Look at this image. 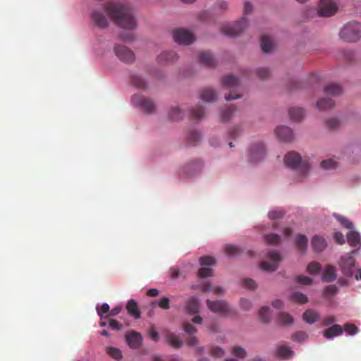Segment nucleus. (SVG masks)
Returning <instances> with one entry per match:
<instances>
[{
  "instance_id": "nucleus-1",
  "label": "nucleus",
  "mask_w": 361,
  "mask_h": 361,
  "mask_svg": "<svg viewBox=\"0 0 361 361\" xmlns=\"http://www.w3.org/2000/svg\"><path fill=\"white\" fill-rule=\"evenodd\" d=\"M104 9L109 18L121 27L128 30L136 27V20L128 4L111 1L106 4Z\"/></svg>"
},
{
  "instance_id": "nucleus-2",
  "label": "nucleus",
  "mask_w": 361,
  "mask_h": 361,
  "mask_svg": "<svg viewBox=\"0 0 361 361\" xmlns=\"http://www.w3.org/2000/svg\"><path fill=\"white\" fill-rule=\"evenodd\" d=\"M252 6L250 2H245L244 5L243 16L241 20L234 25H225L222 27V32L231 37H235L240 35L247 26L246 15L252 12Z\"/></svg>"
},
{
  "instance_id": "nucleus-3",
  "label": "nucleus",
  "mask_w": 361,
  "mask_h": 361,
  "mask_svg": "<svg viewBox=\"0 0 361 361\" xmlns=\"http://www.w3.org/2000/svg\"><path fill=\"white\" fill-rule=\"evenodd\" d=\"M340 37L346 42H355L361 37V24L355 21L345 24L340 31Z\"/></svg>"
},
{
  "instance_id": "nucleus-4",
  "label": "nucleus",
  "mask_w": 361,
  "mask_h": 361,
  "mask_svg": "<svg viewBox=\"0 0 361 361\" xmlns=\"http://www.w3.org/2000/svg\"><path fill=\"white\" fill-rule=\"evenodd\" d=\"M207 307L213 312L219 313L223 316L235 315L236 312L232 309L230 305L225 300H215L212 301L207 300Z\"/></svg>"
},
{
  "instance_id": "nucleus-5",
  "label": "nucleus",
  "mask_w": 361,
  "mask_h": 361,
  "mask_svg": "<svg viewBox=\"0 0 361 361\" xmlns=\"http://www.w3.org/2000/svg\"><path fill=\"white\" fill-rule=\"evenodd\" d=\"M286 165L292 169L300 168L303 173L309 169L307 163L302 162L301 156L295 152H289L284 157Z\"/></svg>"
},
{
  "instance_id": "nucleus-6",
  "label": "nucleus",
  "mask_w": 361,
  "mask_h": 361,
  "mask_svg": "<svg viewBox=\"0 0 361 361\" xmlns=\"http://www.w3.org/2000/svg\"><path fill=\"white\" fill-rule=\"evenodd\" d=\"M131 100L135 106L140 107L147 114H152L155 111L156 107L153 101L144 96L135 94L132 97Z\"/></svg>"
},
{
  "instance_id": "nucleus-7",
  "label": "nucleus",
  "mask_w": 361,
  "mask_h": 361,
  "mask_svg": "<svg viewBox=\"0 0 361 361\" xmlns=\"http://www.w3.org/2000/svg\"><path fill=\"white\" fill-rule=\"evenodd\" d=\"M173 37L176 42L184 45H189L195 39L194 35L184 28L175 29L173 31Z\"/></svg>"
},
{
  "instance_id": "nucleus-8",
  "label": "nucleus",
  "mask_w": 361,
  "mask_h": 361,
  "mask_svg": "<svg viewBox=\"0 0 361 361\" xmlns=\"http://www.w3.org/2000/svg\"><path fill=\"white\" fill-rule=\"evenodd\" d=\"M268 259L271 261V262L267 261H262L260 263V267L264 271L272 272L278 268L279 263L281 261V257L278 252L270 250L268 252Z\"/></svg>"
},
{
  "instance_id": "nucleus-9",
  "label": "nucleus",
  "mask_w": 361,
  "mask_h": 361,
  "mask_svg": "<svg viewBox=\"0 0 361 361\" xmlns=\"http://www.w3.org/2000/svg\"><path fill=\"white\" fill-rule=\"evenodd\" d=\"M355 264V259L351 255L341 257L339 262V267L343 274L348 277H351L353 275Z\"/></svg>"
},
{
  "instance_id": "nucleus-10",
  "label": "nucleus",
  "mask_w": 361,
  "mask_h": 361,
  "mask_svg": "<svg viewBox=\"0 0 361 361\" xmlns=\"http://www.w3.org/2000/svg\"><path fill=\"white\" fill-rule=\"evenodd\" d=\"M249 161L257 163L265 156V147L262 142L252 145L249 150Z\"/></svg>"
},
{
  "instance_id": "nucleus-11",
  "label": "nucleus",
  "mask_w": 361,
  "mask_h": 361,
  "mask_svg": "<svg viewBox=\"0 0 361 361\" xmlns=\"http://www.w3.org/2000/svg\"><path fill=\"white\" fill-rule=\"evenodd\" d=\"M337 8L336 4L333 1L320 0L319 9L317 13L319 16L329 17L334 15Z\"/></svg>"
},
{
  "instance_id": "nucleus-12",
  "label": "nucleus",
  "mask_w": 361,
  "mask_h": 361,
  "mask_svg": "<svg viewBox=\"0 0 361 361\" xmlns=\"http://www.w3.org/2000/svg\"><path fill=\"white\" fill-rule=\"evenodd\" d=\"M114 51L117 57L126 63H131L135 59L134 53L125 46L116 45Z\"/></svg>"
},
{
  "instance_id": "nucleus-13",
  "label": "nucleus",
  "mask_w": 361,
  "mask_h": 361,
  "mask_svg": "<svg viewBox=\"0 0 361 361\" xmlns=\"http://www.w3.org/2000/svg\"><path fill=\"white\" fill-rule=\"evenodd\" d=\"M275 133L279 140L283 142H290L293 139L292 130L287 126H279L276 128Z\"/></svg>"
},
{
  "instance_id": "nucleus-14",
  "label": "nucleus",
  "mask_w": 361,
  "mask_h": 361,
  "mask_svg": "<svg viewBox=\"0 0 361 361\" xmlns=\"http://www.w3.org/2000/svg\"><path fill=\"white\" fill-rule=\"evenodd\" d=\"M126 340L130 348H138L141 345L142 338L139 333L131 331L126 334Z\"/></svg>"
},
{
  "instance_id": "nucleus-15",
  "label": "nucleus",
  "mask_w": 361,
  "mask_h": 361,
  "mask_svg": "<svg viewBox=\"0 0 361 361\" xmlns=\"http://www.w3.org/2000/svg\"><path fill=\"white\" fill-rule=\"evenodd\" d=\"M202 162L200 160L195 161L187 164L180 171V175L185 177H191L193 174L190 173V170L199 171L202 167Z\"/></svg>"
},
{
  "instance_id": "nucleus-16",
  "label": "nucleus",
  "mask_w": 361,
  "mask_h": 361,
  "mask_svg": "<svg viewBox=\"0 0 361 361\" xmlns=\"http://www.w3.org/2000/svg\"><path fill=\"white\" fill-rule=\"evenodd\" d=\"M178 55L173 51H165L161 52L157 57V61L161 64L172 63L177 60Z\"/></svg>"
},
{
  "instance_id": "nucleus-17",
  "label": "nucleus",
  "mask_w": 361,
  "mask_h": 361,
  "mask_svg": "<svg viewBox=\"0 0 361 361\" xmlns=\"http://www.w3.org/2000/svg\"><path fill=\"white\" fill-rule=\"evenodd\" d=\"M92 19L95 25L100 28H105L108 26V20L102 12L94 11L92 14Z\"/></svg>"
},
{
  "instance_id": "nucleus-18",
  "label": "nucleus",
  "mask_w": 361,
  "mask_h": 361,
  "mask_svg": "<svg viewBox=\"0 0 361 361\" xmlns=\"http://www.w3.org/2000/svg\"><path fill=\"white\" fill-rule=\"evenodd\" d=\"M311 243L314 250L317 252H322L327 246L325 239L318 235L312 237Z\"/></svg>"
},
{
  "instance_id": "nucleus-19",
  "label": "nucleus",
  "mask_w": 361,
  "mask_h": 361,
  "mask_svg": "<svg viewBox=\"0 0 361 361\" xmlns=\"http://www.w3.org/2000/svg\"><path fill=\"white\" fill-rule=\"evenodd\" d=\"M200 63L207 67H213L216 64V60L209 51H202L199 54Z\"/></svg>"
},
{
  "instance_id": "nucleus-20",
  "label": "nucleus",
  "mask_w": 361,
  "mask_h": 361,
  "mask_svg": "<svg viewBox=\"0 0 361 361\" xmlns=\"http://www.w3.org/2000/svg\"><path fill=\"white\" fill-rule=\"evenodd\" d=\"M221 84L224 87L234 89L238 87L240 81L238 78L234 75L228 74L222 78Z\"/></svg>"
},
{
  "instance_id": "nucleus-21",
  "label": "nucleus",
  "mask_w": 361,
  "mask_h": 361,
  "mask_svg": "<svg viewBox=\"0 0 361 361\" xmlns=\"http://www.w3.org/2000/svg\"><path fill=\"white\" fill-rule=\"evenodd\" d=\"M343 329L338 324H334L332 326L324 330L323 335L326 338H332L334 336H340L343 334Z\"/></svg>"
},
{
  "instance_id": "nucleus-22",
  "label": "nucleus",
  "mask_w": 361,
  "mask_h": 361,
  "mask_svg": "<svg viewBox=\"0 0 361 361\" xmlns=\"http://www.w3.org/2000/svg\"><path fill=\"white\" fill-rule=\"evenodd\" d=\"M336 278V268L332 265H327L322 274V280L326 282H331L334 281Z\"/></svg>"
},
{
  "instance_id": "nucleus-23",
  "label": "nucleus",
  "mask_w": 361,
  "mask_h": 361,
  "mask_svg": "<svg viewBox=\"0 0 361 361\" xmlns=\"http://www.w3.org/2000/svg\"><path fill=\"white\" fill-rule=\"evenodd\" d=\"M200 98L208 102H214L217 98V94L213 89L205 88L201 91Z\"/></svg>"
},
{
  "instance_id": "nucleus-24",
  "label": "nucleus",
  "mask_w": 361,
  "mask_h": 361,
  "mask_svg": "<svg viewBox=\"0 0 361 361\" xmlns=\"http://www.w3.org/2000/svg\"><path fill=\"white\" fill-rule=\"evenodd\" d=\"M289 116L292 121H300L305 116V111L302 108L292 107L289 109Z\"/></svg>"
},
{
  "instance_id": "nucleus-25",
  "label": "nucleus",
  "mask_w": 361,
  "mask_h": 361,
  "mask_svg": "<svg viewBox=\"0 0 361 361\" xmlns=\"http://www.w3.org/2000/svg\"><path fill=\"white\" fill-rule=\"evenodd\" d=\"M289 300L298 305H303L308 302L307 297L299 291L293 292L289 296Z\"/></svg>"
},
{
  "instance_id": "nucleus-26",
  "label": "nucleus",
  "mask_w": 361,
  "mask_h": 361,
  "mask_svg": "<svg viewBox=\"0 0 361 361\" xmlns=\"http://www.w3.org/2000/svg\"><path fill=\"white\" fill-rule=\"evenodd\" d=\"M200 302L197 298H192L188 300L186 305V310L190 314H195L199 312Z\"/></svg>"
},
{
  "instance_id": "nucleus-27",
  "label": "nucleus",
  "mask_w": 361,
  "mask_h": 361,
  "mask_svg": "<svg viewBox=\"0 0 361 361\" xmlns=\"http://www.w3.org/2000/svg\"><path fill=\"white\" fill-rule=\"evenodd\" d=\"M276 356L283 359H287L293 355V352L286 345H279L275 352Z\"/></svg>"
},
{
  "instance_id": "nucleus-28",
  "label": "nucleus",
  "mask_w": 361,
  "mask_h": 361,
  "mask_svg": "<svg viewBox=\"0 0 361 361\" xmlns=\"http://www.w3.org/2000/svg\"><path fill=\"white\" fill-rule=\"evenodd\" d=\"M324 92L327 95H331L333 97H336L340 95L342 93V88L338 84H329L324 88Z\"/></svg>"
},
{
  "instance_id": "nucleus-29",
  "label": "nucleus",
  "mask_w": 361,
  "mask_h": 361,
  "mask_svg": "<svg viewBox=\"0 0 361 361\" xmlns=\"http://www.w3.org/2000/svg\"><path fill=\"white\" fill-rule=\"evenodd\" d=\"M347 240L351 247H361L360 235L356 231H350L347 234Z\"/></svg>"
},
{
  "instance_id": "nucleus-30",
  "label": "nucleus",
  "mask_w": 361,
  "mask_h": 361,
  "mask_svg": "<svg viewBox=\"0 0 361 361\" xmlns=\"http://www.w3.org/2000/svg\"><path fill=\"white\" fill-rule=\"evenodd\" d=\"M319 314L311 309L307 310L302 315L303 319L310 324L315 322L319 319Z\"/></svg>"
},
{
  "instance_id": "nucleus-31",
  "label": "nucleus",
  "mask_w": 361,
  "mask_h": 361,
  "mask_svg": "<svg viewBox=\"0 0 361 361\" xmlns=\"http://www.w3.org/2000/svg\"><path fill=\"white\" fill-rule=\"evenodd\" d=\"M126 309L129 314L133 316L135 319L140 317V312L138 310L137 302L134 300H130L128 302Z\"/></svg>"
},
{
  "instance_id": "nucleus-32",
  "label": "nucleus",
  "mask_w": 361,
  "mask_h": 361,
  "mask_svg": "<svg viewBox=\"0 0 361 361\" xmlns=\"http://www.w3.org/2000/svg\"><path fill=\"white\" fill-rule=\"evenodd\" d=\"M334 102L329 98H324L317 101V107L322 111L328 110L333 108Z\"/></svg>"
},
{
  "instance_id": "nucleus-33",
  "label": "nucleus",
  "mask_w": 361,
  "mask_h": 361,
  "mask_svg": "<svg viewBox=\"0 0 361 361\" xmlns=\"http://www.w3.org/2000/svg\"><path fill=\"white\" fill-rule=\"evenodd\" d=\"M224 252L229 257H237L241 254L243 250L237 245H226L224 247Z\"/></svg>"
},
{
  "instance_id": "nucleus-34",
  "label": "nucleus",
  "mask_w": 361,
  "mask_h": 361,
  "mask_svg": "<svg viewBox=\"0 0 361 361\" xmlns=\"http://www.w3.org/2000/svg\"><path fill=\"white\" fill-rule=\"evenodd\" d=\"M261 47L264 52H269L274 47V42L267 35H263L261 38Z\"/></svg>"
},
{
  "instance_id": "nucleus-35",
  "label": "nucleus",
  "mask_w": 361,
  "mask_h": 361,
  "mask_svg": "<svg viewBox=\"0 0 361 361\" xmlns=\"http://www.w3.org/2000/svg\"><path fill=\"white\" fill-rule=\"evenodd\" d=\"M166 339L169 345L175 348H180L183 344L180 338L173 333H169L166 336Z\"/></svg>"
},
{
  "instance_id": "nucleus-36",
  "label": "nucleus",
  "mask_w": 361,
  "mask_h": 361,
  "mask_svg": "<svg viewBox=\"0 0 361 361\" xmlns=\"http://www.w3.org/2000/svg\"><path fill=\"white\" fill-rule=\"evenodd\" d=\"M169 116L171 120L178 121L183 117L184 114L179 107L173 106L171 108Z\"/></svg>"
},
{
  "instance_id": "nucleus-37",
  "label": "nucleus",
  "mask_w": 361,
  "mask_h": 361,
  "mask_svg": "<svg viewBox=\"0 0 361 361\" xmlns=\"http://www.w3.org/2000/svg\"><path fill=\"white\" fill-rule=\"evenodd\" d=\"M307 238L305 235H299L295 240V244L298 250L301 252H305L307 249Z\"/></svg>"
},
{
  "instance_id": "nucleus-38",
  "label": "nucleus",
  "mask_w": 361,
  "mask_h": 361,
  "mask_svg": "<svg viewBox=\"0 0 361 361\" xmlns=\"http://www.w3.org/2000/svg\"><path fill=\"white\" fill-rule=\"evenodd\" d=\"M235 111V109L233 106H228L223 109L221 113V121L224 122L228 121L231 118Z\"/></svg>"
},
{
  "instance_id": "nucleus-39",
  "label": "nucleus",
  "mask_w": 361,
  "mask_h": 361,
  "mask_svg": "<svg viewBox=\"0 0 361 361\" xmlns=\"http://www.w3.org/2000/svg\"><path fill=\"white\" fill-rule=\"evenodd\" d=\"M259 316L263 322H269L271 318L270 308L267 306L262 307L259 311Z\"/></svg>"
},
{
  "instance_id": "nucleus-40",
  "label": "nucleus",
  "mask_w": 361,
  "mask_h": 361,
  "mask_svg": "<svg viewBox=\"0 0 361 361\" xmlns=\"http://www.w3.org/2000/svg\"><path fill=\"white\" fill-rule=\"evenodd\" d=\"M132 83L139 89L145 90L147 87L145 80L140 75H134L132 78Z\"/></svg>"
},
{
  "instance_id": "nucleus-41",
  "label": "nucleus",
  "mask_w": 361,
  "mask_h": 361,
  "mask_svg": "<svg viewBox=\"0 0 361 361\" xmlns=\"http://www.w3.org/2000/svg\"><path fill=\"white\" fill-rule=\"evenodd\" d=\"M106 352L109 356L115 360H119L122 358L121 351L116 348L107 347L106 348Z\"/></svg>"
},
{
  "instance_id": "nucleus-42",
  "label": "nucleus",
  "mask_w": 361,
  "mask_h": 361,
  "mask_svg": "<svg viewBox=\"0 0 361 361\" xmlns=\"http://www.w3.org/2000/svg\"><path fill=\"white\" fill-rule=\"evenodd\" d=\"M264 240L267 244L276 245L281 240L280 235L275 233L267 234L264 236Z\"/></svg>"
},
{
  "instance_id": "nucleus-43",
  "label": "nucleus",
  "mask_w": 361,
  "mask_h": 361,
  "mask_svg": "<svg viewBox=\"0 0 361 361\" xmlns=\"http://www.w3.org/2000/svg\"><path fill=\"white\" fill-rule=\"evenodd\" d=\"M191 116L195 119H201L204 116V111L201 106L193 108L191 110Z\"/></svg>"
},
{
  "instance_id": "nucleus-44",
  "label": "nucleus",
  "mask_w": 361,
  "mask_h": 361,
  "mask_svg": "<svg viewBox=\"0 0 361 361\" xmlns=\"http://www.w3.org/2000/svg\"><path fill=\"white\" fill-rule=\"evenodd\" d=\"M279 319L282 324H290L293 322V318L286 312H281L279 315Z\"/></svg>"
},
{
  "instance_id": "nucleus-45",
  "label": "nucleus",
  "mask_w": 361,
  "mask_h": 361,
  "mask_svg": "<svg viewBox=\"0 0 361 361\" xmlns=\"http://www.w3.org/2000/svg\"><path fill=\"white\" fill-rule=\"evenodd\" d=\"M320 166L324 169H334L337 166V162L331 159L324 160L321 162Z\"/></svg>"
},
{
  "instance_id": "nucleus-46",
  "label": "nucleus",
  "mask_w": 361,
  "mask_h": 361,
  "mask_svg": "<svg viewBox=\"0 0 361 361\" xmlns=\"http://www.w3.org/2000/svg\"><path fill=\"white\" fill-rule=\"evenodd\" d=\"M201 138V135L196 130H191L188 133V140L190 142L195 143Z\"/></svg>"
},
{
  "instance_id": "nucleus-47",
  "label": "nucleus",
  "mask_w": 361,
  "mask_h": 361,
  "mask_svg": "<svg viewBox=\"0 0 361 361\" xmlns=\"http://www.w3.org/2000/svg\"><path fill=\"white\" fill-rule=\"evenodd\" d=\"M336 218L338 221L340 222V224L345 228L351 229L353 228V224L345 217L337 215Z\"/></svg>"
},
{
  "instance_id": "nucleus-48",
  "label": "nucleus",
  "mask_w": 361,
  "mask_h": 361,
  "mask_svg": "<svg viewBox=\"0 0 361 361\" xmlns=\"http://www.w3.org/2000/svg\"><path fill=\"white\" fill-rule=\"evenodd\" d=\"M343 329L350 335H355L358 332V328L353 324H344Z\"/></svg>"
},
{
  "instance_id": "nucleus-49",
  "label": "nucleus",
  "mask_w": 361,
  "mask_h": 361,
  "mask_svg": "<svg viewBox=\"0 0 361 361\" xmlns=\"http://www.w3.org/2000/svg\"><path fill=\"white\" fill-rule=\"evenodd\" d=\"M321 269V264L319 262H311L307 266V271L310 274H316Z\"/></svg>"
},
{
  "instance_id": "nucleus-50",
  "label": "nucleus",
  "mask_w": 361,
  "mask_h": 361,
  "mask_svg": "<svg viewBox=\"0 0 361 361\" xmlns=\"http://www.w3.org/2000/svg\"><path fill=\"white\" fill-rule=\"evenodd\" d=\"M200 263L202 266H209L215 264V259L212 257L204 256L200 258Z\"/></svg>"
},
{
  "instance_id": "nucleus-51",
  "label": "nucleus",
  "mask_w": 361,
  "mask_h": 361,
  "mask_svg": "<svg viewBox=\"0 0 361 361\" xmlns=\"http://www.w3.org/2000/svg\"><path fill=\"white\" fill-rule=\"evenodd\" d=\"M97 314L102 318L104 314L110 312V307L107 303H103L100 307H97Z\"/></svg>"
},
{
  "instance_id": "nucleus-52",
  "label": "nucleus",
  "mask_w": 361,
  "mask_h": 361,
  "mask_svg": "<svg viewBox=\"0 0 361 361\" xmlns=\"http://www.w3.org/2000/svg\"><path fill=\"white\" fill-rule=\"evenodd\" d=\"M232 353L240 358H244L246 356V351L244 348L238 346L233 348Z\"/></svg>"
},
{
  "instance_id": "nucleus-53",
  "label": "nucleus",
  "mask_w": 361,
  "mask_h": 361,
  "mask_svg": "<svg viewBox=\"0 0 361 361\" xmlns=\"http://www.w3.org/2000/svg\"><path fill=\"white\" fill-rule=\"evenodd\" d=\"M294 341H302L307 339V334L304 331H298L291 336Z\"/></svg>"
},
{
  "instance_id": "nucleus-54",
  "label": "nucleus",
  "mask_w": 361,
  "mask_h": 361,
  "mask_svg": "<svg viewBox=\"0 0 361 361\" xmlns=\"http://www.w3.org/2000/svg\"><path fill=\"white\" fill-rule=\"evenodd\" d=\"M243 286L250 290H255L257 288V284L252 279H245L243 281Z\"/></svg>"
},
{
  "instance_id": "nucleus-55",
  "label": "nucleus",
  "mask_w": 361,
  "mask_h": 361,
  "mask_svg": "<svg viewBox=\"0 0 361 361\" xmlns=\"http://www.w3.org/2000/svg\"><path fill=\"white\" fill-rule=\"evenodd\" d=\"M257 74L262 79H267L270 76V71L268 68H261L257 70Z\"/></svg>"
},
{
  "instance_id": "nucleus-56",
  "label": "nucleus",
  "mask_w": 361,
  "mask_h": 361,
  "mask_svg": "<svg viewBox=\"0 0 361 361\" xmlns=\"http://www.w3.org/2000/svg\"><path fill=\"white\" fill-rule=\"evenodd\" d=\"M198 274L201 278H207L212 276V269L208 267H202L199 269Z\"/></svg>"
},
{
  "instance_id": "nucleus-57",
  "label": "nucleus",
  "mask_w": 361,
  "mask_h": 361,
  "mask_svg": "<svg viewBox=\"0 0 361 361\" xmlns=\"http://www.w3.org/2000/svg\"><path fill=\"white\" fill-rule=\"evenodd\" d=\"M337 291L338 288L335 285H329L324 288V293L326 295H335Z\"/></svg>"
},
{
  "instance_id": "nucleus-58",
  "label": "nucleus",
  "mask_w": 361,
  "mask_h": 361,
  "mask_svg": "<svg viewBox=\"0 0 361 361\" xmlns=\"http://www.w3.org/2000/svg\"><path fill=\"white\" fill-rule=\"evenodd\" d=\"M284 212L282 211L273 210L269 212L268 216L271 219H281L283 216Z\"/></svg>"
},
{
  "instance_id": "nucleus-59",
  "label": "nucleus",
  "mask_w": 361,
  "mask_h": 361,
  "mask_svg": "<svg viewBox=\"0 0 361 361\" xmlns=\"http://www.w3.org/2000/svg\"><path fill=\"white\" fill-rule=\"evenodd\" d=\"M210 354L214 357H221L224 355V352L221 348L214 347L211 349Z\"/></svg>"
},
{
  "instance_id": "nucleus-60",
  "label": "nucleus",
  "mask_w": 361,
  "mask_h": 361,
  "mask_svg": "<svg viewBox=\"0 0 361 361\" xmlns=\"http://www.w3.org/2000/svg\"><path fill=\"white\" fill-rule=\"evenodd\" d=\"M158 306L163 310H169L170 308L169 299L168 298H163L158 302Z\"/></svg>"
},
{
  "instance_id": "nucleus-61",
  "label": "nucleus",
  "mask_w": 361,
  "mask_h": 361,
  "mask_svg": "<svg viewBox=\"0 0 361 361\" xmlns=\"http://www.w3.org/2000/svg\"><path fill=\"white\" fill-rule=\"evenodd\" d=\"M296 281L298 283L304 284V285H308L312 283V280L311 278L308 276H298L296 279Z\"/></svg>"
},
{
  "instance_id": "nucleus-62",
  "label": "nucleus",
  "mask_w": 361,
  "mask_h": 361,
  "mask_svg": "<svg viewBox=\"0 0 361 361\" xmlns=\"http://www.w3.org/2000/svg\"><path fill=\"white\" fill-rule=\"evenodd\" d=\"M184 331L189 334H194L197 332L196 328L190 323L183 324Z\"/></svg>"
},
{
  "instance_id": "nucleus-63",
  "label": "nucleus",
  "mask_w": 361,
  "mask_h": 361,
  "mask_svg": "<svg viewBox=\"0 0 361 361\" xmlns=\"http://www.w3.org/2000/svg\"><path fill=\"white\" fill-rule=\"evenodd\" d=\"M326 125L330 128H336L339 126V121L336 118H331L326 121Z\"/></svg>"
},
{
  "instance_id": "nucleus-64",
  "label": "nucleus",
  "mask_w": 361,
  "mask_h": 361,
  "mask_svg": "<svg viewBox=\"0 0 361 361\" xmlns=\"http://www.w3.org/2000/svg\"><path fill=\"white\" fill-rule=\"evenodd\" d=\"M240 307L244 310H248L250 309L252 304L251 302L245 298H242L240 301Z\"/></svg>"
}]
</instances>
